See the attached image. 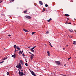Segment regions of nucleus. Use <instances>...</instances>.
I'll list each match as a JSON object with an SVG mask.
<instances>
[{"label": "nucleus", "mask_w": 76, "mask_h": 76, "mask_svg": "<svg viewBox=\"0 0 76 76\" xmlns=\"http://www.w3.org/2000/svg\"><path fill=\"white\" fill-rule=\"evenodd\" d=\"M70 58H71V57L69 58H68V60H69V59H70Z\"/></svg>", "instance_id": "nucleus-36"}, {"label": "nucleus", "mask_w": 76, "mask_h": 76, "mask_svg": "<svg viewBox=\"0 0 76 76\" xmlns=\"http://www.w3.org/2000/svg\"><path fill=\"white\" fill-rule=\"evenodd\" d=\"M50 46H51V47H53V46H52V45H50Z\"/></svg>", "instance_id": "nucleus-42"}, {"label": "nucleus", "mask_w": 76, "mask_h": 76, "mask_svg": "<svg viewBox=\"0 0 76 76\" xmlns=\"http://www.w3.org/2000/svg\"><path fill=\"white\" fill-rule=\"evenodd\" d=\"M29 53L30 54H31V55H32V54L31 53V52H29Z\"/></svg>", "instance_id": "nucleus-39"}, {"label": "nucleus", "mask_w": 76, "mask_h": 76, "mask_svg": "<svg viewBox=\"0 0 76 76\" xmlns=\"http://www.w3.org/2000/svg\"><path fill=\"white\" fill-rule=\"evenodd\" d=\"M26 18H28V19H31V17L29 16H26Z\"/></svg>", "instance_id": "nucleus-7"}, {"label": "nucleus", "mask_w": 76, "mask_h": 76, "mask_svg": "<svg viewBox=\"0 0 76 76\" xmlns=\"http://www.w3.org/2000/svg\"><path fill=\"white\" fill-rule=\"evenodd\" d=\"M19 65H17L16 67H17V68H21L22 67V66L21 65V64H20L19 63L18 64Z\"/></svg>", "instance_id": "nucleus-1"}, {"label": "nucleus", "mask_w": 76, "mask_h": 76, "mask_svg": "<svg viewBox=\"0 0 76 76\" xmlns=\"http://www.w3.org/2000/svg\"><path fill=\"white\" fill-rule=\"evenodd\" d=\"M67 23H69L66 22L65 23L66 24H67Z\"/></svg>", "instance_id": "nucleus-40"}, {"label": "nucleus", "mask_w": 76, "mask_h": 76, "mask_svg": "<svg viewBox=\"0 0 76 76\" xmlns=\"http://www.w3.org/2000/svg\"><path fill=\"white\" fill-rule=\"evenodd\" d=\"M72 37H71V38H72Z\"/></svg>", "instance_id": "nucleus-46"}, {"label": "nucleus", "mask_w": 76, "mask_h": 76, "mask_svg": "<svg viewBox=\"0 0 76 76\" xmlns=\"http://www.w3.org/2000/svg\"><path fill=\"white\" fill-rule=\"evenodd\" d=\"M23 52V50H22V51H21V54H22V53Z\"/></svg>", "instance_id": "nucleus-33"}, {"label": "nucleus", "mask_w": 76, "mask_h": 76, "mask_svg": "<svg viewBox=\"0 0 76 76\" xmlns=\"http://www.w3.org/2000/svg\"><path fill=\"white\" fill-rule=\"evenodd\" d=\"M6 21H7V20H6Z\"/></svg>", "instance_id": "nucleus-48"}, {"label": "nucleus", "mask_w": 76, "mask_h": 76, "mask_svg": "<svg viewBox=\"0 0 76 76\" xmlns=\"http://www.w3.org/2000/svg\"><path fill=\"white\" fill-rule=\"evenodd\" d=\"M49 43H50V44H51V43H50V42H49Z\"/></svg>", "instance_id": "nucleus-47"}, {"label": "nucleus", "mask_w": 76, "mask_h": 76, "mask_svg": "<svg viewBox=\"0 0 76 76\" xmlns=\"http://www.w3.org/2000/svg\"><path fill=\"white\" fill-rule=\"evenodd\" d=\"M69 31L70 32H73V30L72 29H70L69 30Z\"/></svg>", "instance_id": "nucleus-19"}, {"label": "nucleus", "mask_w": 76, "mask_h": 76, "mask_svg": "<svg viewBox=\"0 0 76 76\" xmlns=\"http://www.w3.org/2000/svg\"><path fill=\"white\" fill-rule=\"evenodd\" d=\"M31 74H32V75H33V76H37V75H36L35 74V73L34 72L31 71Z\"/></svg>", "instance_id": "nucleus-3"}, {"label": "nucleus", "mask_w": 76, "mask_h": 76, "mask_svg": "<svg viewBox=\"0 0 76 76\" xmlns=\"http://www.w3.org/2000/svg\"><path fill=\"white\" fill-rule=\"evenodd\" d=\"M25 65L26 66H28V64H27V63H26L25 64Z\"/></svg>", "instance_id": "nucleus-26"}, {"label": "nucleus", "mask_w": 76, "mask_h": 76, "mask_svg": "<svg viewBox=\"0 0 76 76\" xmlns=\"http://www.w3.org/2000/svg\"><path fill=\"white\" fill-rule=\"evenodd\" d=\"M31 51L33 52V53H34L35 52V51H34V49H30Z\"/></svg>", "instance_id": "nucleus-13"}, {"label": "nucleus", "mask_w": 76, "mask_h": 76, "mask_svg": "<svg viewBox=\"0 0 76 76\" xmlns=\"http://www.w3.org/2000/svg\"><path fill=\"white\" fill-rule=\"evenodd\" d=\"M19 54H21L22 53V51H20V52H19Z\"/></svg>", "instance_id": "nucleus-25"}, {"label": "nucleus", "mask_w": 76, "mask_h": 76, "mask_svg": "<svg viewBox=\"0 0 76 76\" xmlns=\"http://www.w3.org/2000/svg\"><path fill=\"white\" fill-rule=\"evenodd\" d=\"M7 57H6L4 58H2V60H6V59H7Z\"/></svg>", "instance_id": "nucleus-15"}, {"label": "nucleus", "mask_w": 76, "mask_h": 76, "mask_svg": "<svg viewBox=\"0 0 76 76\" xmlns=\"http://www.w3.org/2000/svg\"><path fill=\"white\" fill-rule=\"evenodd\" d=\"M44 11H45V10H44Z\"/></svg>", "instance_id": "nucleus-54"}, {"label": "nucleus", "mask_w": 76, "mask_h": 76, "mask_svg": "<svg viewBox=\"0 0 76 76\" xmlns=\"http://www.w3.org/2000/svg\"><path fill=\"white\" fill-rule=\"evenodd\" d=\"M30 13V12H29L28 13Z\"/></svg>", "instance_id": "nucleus-55"}, {"label": "nucleus", "mask_w": 76, "mask_h": 76, "mask_svg": "<svg viewBox=\"0 0 76 76\" xmlns=\"http://www.w3.org/2000/svg\"><path fill=\"white\" fill-rule=\"evenodd\" d=\"M50 20H52V19H51V18L50 19L48 20H47V21H48V22H49L50 21Z\"/></svg>", "instance_id": "nucleus-16"}, {"label": "nucleus", "mask_w": 76, "mask_h": 76, "mask_svg": "<svg viewBox=\"0 0 76 76\" xmlns=\"http://www.w3.org/2000/svg\"><path fill=\"white\" fill-rule=\"evenodd\" d=\"M63 50H65V49L64 48H63Z\"/></svg>", "instance_id": "nucleus-44"}, {"label": "nucleus", "mask_w": 76, "mask_h": 76, "mask_svg": "<svg viewBox=\"0 0 76 76\" xmlns=\"http://www.w3.org/2000/svg\"><path fill=\"white\" fill-rule=\"evenodd\" d=\"M7 75L8 76V75H9V72H7Z\"/></svg>", "instance_id": "nucleus-22"}, {"label": "nucleus", "mask_w": 76, "mask_h": 76, "mask_svg": "<svg viewBox=\"0 0 76 76\" xmlns=\"http://www.w3.org/2000/svg\"><path fill=\"white\" fill-rule=\"evenodd\" d=\"M8 37H11V35H10V34H9V35H8Z\"/></svg>", "instance_id": "nucleus-31"}, {"label": "nucleus", "mask_w": 76, "mask_h": 76, "mask_svg": "<svg viewBox=\"0 0 76 76\" xmlns=\"http://www.w3.org/2000/svg\"><path fill=\"white\" fill-rule=\"evenodd\" d=\"M34 34H35V32H33L32 33V35H34Z\"/></svg>", "instance_id": "nucleus-27"}, {"label": "nucleus", "mask_w": 76, "mask_h": 76, "mask_svg": "<svg viewBox=\"0 0 76 76\" xmlns=\"http://www.w3.org/2000/svg\"><path fill=\"white\" fill-rule=\"evenodd\" d=\"M16 48L15 49V53H16Z\"/></svg>", "instance_id": "nucleus-32"}, {"label": "nucleus", "mask_w": 76, "mask_h": 76, "mask_svg": "<svg viewBox=\"0 0 76 76\" xmlns=\"http://www.w3.org/2000/svg\"><path fill=\"white\" fill-rule=\"evenodd\" d=\"M64 66H66V64L64 65Z\"/></svg>", "instance_id": "nucleus-45"}, {"label": "nucleus", "mask_w": 76, "mask_h": 76, "mask_svg": "<svg viewBox=\"0 0 76 76\" xmlns=\"http://www.w3.org/2000/svg\"><path fill=\"white\" fill-rule=\"evenodd\" d=\"M28 48H29V47H28Z\"/></svg>", "instance_id": "nucleus-53"}, {"label": "nucleus", "mask_w": 76, "mask_h": 76, "mask_svg": "<svg viewBox=\"0 0 76 76\" xmlns=\"http://www.w3.org/2000/svg\"><path fill=\"white\" fill-rule=\"evenodd\" d=\"M12 57H13L14 58H15L16 57V53H15L14 55H12Z\"/></svg>", "instance_id": "nucleus-5"}, {"label": "nucleus", "mask_w": 76, "mask_h": 76, "mask_svg": "<svg viewBox=\"0 0 76 76\" xmlns=\"http://www.w3.org/2000/svg\"><path fill=\"white\" fill-rule=\"evenodd\" d=\"M55 63L56 64H58V65H60V61H55Z\"/></svg>", "instance_id": "nucleus-2"}, {"label": "nucleus", "mask_w": 76, "mask_h": 76, "mask_svg": "<svg viewBox=\"0 0 76 76\" xmlns=\"http://www.w3.org/2000/svg\"><path fill=\"white\" fill-rule=\"evenodd\" d=\"M20 63L21 64H22V65L23 64V62H22V61L21 60H20Z\"/></svg>", "instance_id": "nucleus-11"}, {"label": "nucleus", "mask_w": 76, "mask_h": 76, "mask_svg": "<svg viewBox=\"0 0 76 76\" xmlns=\"http://www.w3.org/2000/svg\"><path fill=\"white\" fill-rule=\"evenodd\" d=\"M3 62H4V61H2V62H1L0 63H3Z\"/></svg>", "instance_id": "nucleus-34"}, {"label": "nucleus", "mask_w": 76, "mask_h": 76, "mask_svg": "<svg viewBox=\"0 0 76 76\" xmlns=\"http://www.w3.org/2000/svg\"><path fill=\"white\" fill-rule=\"evenodd\" d=\"M23 57H25V55H24V53L23 54Z\"/></svg>", "instance_id": "nucleus-30"}, {"label": "nucleus", "mask_w": 76, "mask_h": 76, "mask_svg": "<svg viewBox=\"0 0 76 76\" xmlns=\"http://www.w3.org/2000/svg\"><path fill=\"white\" fill-rule=\"evenodd\" d=\"M67 19L68 20H69V18H67Z\"/></svg>", "instance_id": "nucleus-35"}, {"label": "nucleus", "mask_w": 76, "mask_h": 76, "mask_svg": "<svg viewBox=\"0 0 76 76\" xmlns=\"http://www.w3.org/2000/svg\"><path fill=\"white\" fill-rule=\"evenodd\" d=\"M49 31H47L46 32V34H49Z\"/></svg>", "instance_id": "nucleus-29"}, {"label": "nucleus", "mask_w": 76, "mask_h": 76, "mask_svg": "<svg viewBox=\"0 0 76 76\" xmlns=\"http://www.w3.org/2000/svg\"><path fill=\"white\" fill-rule=\"evenodd\" d=\"M47 53H48V56H51V55L50 54V51H48Z\"/></svg>", "instance_id": "nucleus-6"}, {"label": "nucleus", "mask_w": 76, "mask_h": 76, "mask_svg": "<svg viewBox=\"0 0 76 76\" xmlns=\"http://www.w3.org/2000/svg\"><path fill=\"white\" fill-rule=\"evenodd\" d=\"M14 1V0H11L10 2L11 3H12V2H13Z\"/></svg>", "instance_id": "nucleus-20"}, {"label": "nucleus", "mask_w": 76, "mask_h": 76, "mask_svg": "<svg viewBox=\"0 0 76 76\" xmlns=\"http://www.w3.org/2000/svg\"><path fill=\"white\" fill-rule=\"evenodd\" d=\"M34 55L33 54H32V55H31V60H32V59H33V58H34Z\"/></svg>", "instance_id": "nucleus-4"}, {"label": "nucleus", "mask_w": 76, "mask_h": 76, "mask_svg": "<svg viewBox=\"0 0 76 76\" xmlns=\"http://www.w3.org/2000/svg\"><path fill=\"white\" fill-rule=\"evenodd\" d=\"M20 75L21 76H23V72H20Z\"/></svg>", "instance_id": "nucleus-12"}, {"label": "nucleus", "mask_w": 76, "mask_h": 76, "mask_svg": "<svg viewBox=\"0 0 76 76\" xmlns=\"http://www.w3.org/2000/svg\"><path fill=\"white\" fill-rule=\"evenodd\" d=\"M48 5H47V4H45V7H48Z\"/></svg>", "instance_id": "nucleus-23"}, {"label": "nucleus", "mask_w": 76, "mask_h": 76, "mask_svg": "<svg viewBox=\"0 0 76 76\" xmlns=\"http://www.w3.org/2000/svg\"><path fill=\"white\" fill-rule=\"evenodd\" d=\"M19 75H20V71L19 72Z\"/></svg>", "instance_id": "nucleus-43"}, {"label": "nucleus", "mask_w": 76, "mask_h": 76, "mask_svg": "<svg viewBox=\"0 0 76 76\" xmlns=\"http://www.w3.org/2000/svg\"><path fill=\"white\" fill-rule=\"evenodd\" d=\"M66 47H67V46H68V45H66Z\"/></svg>", "instance_id": "nucleus-52"}, {"label": "nucleus", "mask_w": 76, "mask_h": 76, "mask_svg": "<svg viewBox=\"0 0 76 76\" xmlns=\"http://www.w3.org/2000/svg\"><path fill=\"white\" fill-rule=\"evenodd\" d=\"M5 76L4 75V76Z\"/></svg>", "instance_id": "nucleus-56"}, {"label": "nucleus", "mask_w": 76, "mask_h": 76, "mask_svg": "<svg viewBox=\"0 0 76 76\" xmlns=\"http://www.w3.org/2000/svg\"><path fill=\"white\" fill-rule=\"evenodd\" d=\"M14 47L15 48H16V45H15L14 46Z\"/></svg>", "instance_id": "nucleus-24"}, {"label": "nucleus", "mask_w": 76, "mask_h": 76, "mask_svg": "<svg viewBox=\"0 0 76 76\" xmlns=\"http://www.w3.org/2000/svg\"><path fill=\"white\" fill-rule=\"evenodd\" d=\"M39 3L41 5H43V3L41 1H39Z\"/></svg>", "instance_id": "nucleus-8"}, {"label": "nucleus", "mask_w": 76, "mask_h": 76, "mask_svg": "<svg viewBox=\"0 0 76 76\" xmlns=\"http://www.w3.org/2000/svg\"><path fill=\"white\" fill-rule=\"evenodd\" d=\"M3 1L2 0H0V3H1Z\"/></svg>", "instance_id": "nucleus-28"}, {"label": "nucleus", "mask_w": 76, "mask_h": 76, "mask_svg": "<svg viewBox=\"0 0 76 76\" xmlns=\"http://www.w3.org/2000/svg\"><path fill=\"white\" fill-rule=\"evenodd\" d=\"M16 51H18V50H16Z\"/></svg>", "instance_id": "nucleus-50"}, {"label": "nucleus", "mask_w": 76, "mask_h": 76, "mask_svg": "<svg viewBox=\"0 0 76 76\" xmlns=\"http://www.w3.org/2000/svg\"><path fill=\"white\" fill-rule=\"evenodd\" d=\"M61 75H62V76H65V75L61 74Z\"/></svg>", "instance_id": "nucleus-37"}, {"label": "nucleus", "mask_w": 76, "mask_h": 76, "mask_svg": "<svg viewBox=\"0 0 76 76\" xmlns=\"http://www.w3.org/2000/svg\"><path fill=\"white\" fill-rule=\"evenodd\" d=\"M65 16H66L67 17L68 16H69V14H65Z\"/></svg>", "instance_id": "nucleus-18"}, {"label": "nucleus", "mask_w": 76, "mask_h": 76, "mask_svg": "<svg viewBox=\"0 0 76 76\" xmlns=\"http://www.w3.org/2000/svg\"><path fill=\"white\" fill-rule=\"evenodd\" d=\"M73 44H74L75 45H76V41H74L73 42Z\"/></svg>", "instance_id": "nucleus-17"}, {"label": "nucleus", "mask_w": 76, "mask_h": 76, "mask_svg": "<svg viewBox=\"0 0 76 76\" xmlns=\"http://www.w3.org/2000/svg\"><path fill=\"white\" fill-rule=\"evenodd\" d=\"M23 31H25V32H29L28 31V30H26V29H24V28L23 29Z\"/></svg>", "instance_id": "nucleus-9"}, {"label": "nucleus", "mask_w": 76, "mask_h": 76, "mask_svg": "<svg viewBox=\"0 0 76 76\" xmlns=\"http://www.w3.org/2000/svg\"><path fill=\"white\" fill-rule=\"evenodd\" d=\"M16 48L18 50H20V48L18 47V46H16Z\"/></svg>", "instance_id": "nucleus-10"}, {"label": "nucleus", "mask_w": 76, "mask_h": 76, "mask_svg": "<svg viewBox=\"0 0 76 76\" xmlns=\"http://www.w3.org/2000/svg\"><path fill=\"white\" fill-rule=\"evenodd\" d=\"M35 47H36V46H34V47L33 48H31V49H32V50H33V49H34L35 48Z\"/></svg>", "instance_id": "nucleus-21"}, {"label": "nucleus", "mask_w": 76, "mask_h": 76, "mask_svg": "<svg viewBox=\"0 0 76 76\" xmlns=\"http://www.w3.org/2000/svg\"><path fill=\"white\" fill-rule=\"evenodd\" d=\"M45 45L47 46V45Z\"/></svg>", "instance_id": "nucleus-49"}, {"label": "nucleus", "mask_w": 76, "mask_h": 76, "mask_svg": "<svg viewBox=\"0 0 76 76\" xmlns=\"http://www.w3.org/2000/svg\"><path fill=\"white\" fill-rule=\"evenodd\" d=\"M26 62H27V61H26Z\"/></svg>", "instance_id": "nucleus-51"}, {"label": "nucleus", "mask_w": 76, "mask_h": 76, "mask_svg": "<svg viewBox=\"0 0 76 76\" xmlns=\"http://www.w3.org/2000/svg\"><path fill=\"white\" fill-rule=\"evenodd\" d=\"M74 31L75 32H76V30H75Z\"/></svg>", "instance_id": "nucleus-41"}, {"label": "nucleus", "mask_w": 76, "mask_h": 76, "mask_svg": "<svg viewBox=\"0 0 76 76\" xmlns=\"http://www.w3.org/2000/svg\"><path fill=\"white\" fill-rule=\"evenodd\" d=\"M69 24H71V23L70 22V23H68Z\"/></svg>", "instance_id": "nucleus-38"}, {"label": "nucleus", "mask_w": 76, "mask_h": 76, "mask_svg": "<svg viewBox=\"0 0 76 76\" xmlns=\"http://www.w3.org/2000/svg\"><path fill=\"white\" fill-rule=\"evenodd\" d=\"M27 12H28V10H26V11H23L24 13H27Z\"/></svg>", "instance_id": "nucleus-14"}]
</instances>
